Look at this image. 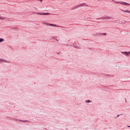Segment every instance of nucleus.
Returning <instances> with one entry per match:
<instances>
[{"label": "nucleus", "instance_id": "obj_5", "mask_svg": "<svg viewBox=\"0 0 130 130\" xmlns=\"http://www.w3.org/2000/svg\"><path fill=\"white\" fill-rule=\"evenodd\" d=\"M0 60H1V62H7V63L10 62V61H7L5 59H4L3 58H0Z\"/></svg>", "mask_w": 130, "mask_h": 130}, {"label": "nucleus", "instance_id": "obj_18", "mask_svg": "<svg viewBox=\"0 0 130 130\" xmlns=\"http://www.w3.org/2000/svg\"><path fill=\"white\" fill-rule=\"evenodd\" d=\"M4 18H3V17L0 16V20H4Z\"/></svg>", "mask_w": 130, "mask_h": 130}, {"label": "nucleus", "instance_id": "obj_25", "mask_svg": "<svg viewBox=\"0 0 130 130\" xmlns=\"http://www.w3.org/2000/svg\"><path fill=\"white\" fill-rule=\"evenodd\" d=\"M128 127H130V126L129 125H127Z\"/></svg>", "mask_w": 130, "mask_h": 130}, {"label": "nucleus", "instance_id": "obj_3", "mask_svg": "<svg viewBox=\"0 0 130 130\" xmlns=\"http://www.w3.org/2000/svg\"><path fill=\"white\" fill-rule=\"evenodd\" d=\"M121 53L124 54V55H125V56H128L130 54V52L129 51L121 52Z\"/></svg>", "mask_w": 130, "mask_h": 130}, {"label": "nucleus", "instance_id": "obj_1", "mask_svg": "<svg viewBox=\"0 0 130 130\" xmlns=\"http://www.w3.org/2000/svg\"><path fill=\"white\" fill-rule=\"evenodd\" d=\"M112 2H114L116 4H121V5H123V6H129V4L124 2H115V1L113 0Z\"/></svg>", "mask_w": 130, "mask_h": 130}, {"label": "nucleus", "instance_id": "obj_27", "mask_svg": "<svg viewBox=\"0 0 130 130\" xmlns=\"http://www.w3.org/2000/svg\"><path fill=\"white\" fill-rule=\"evenodd\" d=\"M0 62H1V60H0Z\"/></svg>", "mask_w": 130, "mask_h": 130}, {"label": "nucleus", "instance_id": "obj_23", "mask_svg": "<svg viewBox=\"0 0 130 130\" xmlns=\"http://www.w3.org/2000/svg\"><path fill=\"white\" fill-rule=\"evenodd\" d=\"M37 1H40V2H42L43 0H37Z\"/></svg>", "mask_w": 130, "mask_h": 130}, {"label": "nucleus", "instance_id": "obj_17", "mask_svg": "<svg viewBox=\"0 0 130 130\" xmlns=\"http://www.w3.org/2000/svg\"><path fill=\"white\" fill-rule=\"evenodd\" d=\"M75 48H77V49H80V47L78 46H75Z\"/></svg>", "mask_w": 130, "mask_h": 130}, {"label": "nucleus", "instance_id": "obj_7", "mask_svg": "<svg viewBox=\"0 0 130 130\" xmlns=\"http://www.w3.org/2000/svg\"><path fill=\"white\" fill-rule=\"evenodd\" d=\"M47 24L48 26H52L53 27H57V25H56V24H54L47 23Z\"/></svg>", "mask_w": 130, "mask_h": 130}, {"label": "nucleus", "instance_id": "obj_2", "mask_svg": "<svg viewBox=\"0 0 130 130\" xmlns=\"http://www.w3.org/2000/svg\"><path fill=\"white\" fill-rule=\"evenodd\" d=\"M112 17L110 16H105L101 18H97L96 20H109L110 19H112Z\"/></svg>", "mask_w": 130, "mask_h": 130}, {"label": "nucleus", "instance_id": "obj_21", "mask_svg": "<svg viewBox=\"0 0 130 130\" xmlns=\"http://www.w3.org/2000/svg\"><path fill=\"white\" fill-rule=\"evenodd\" d=\"M125 102H126V99H124Z\"/></svg>", "mask_w": 130, "mask_h": 130}, {"label": "nucleus", "instance_id": "obj_8", "mask_svg": "<svg viewBox=\"0 0 130 130\" xmlns=\"http://www.w3.org/2000/svg\"><path fill=\"white\" fill-rule=\"evenodd\" d=\"M3 20H5V21H13V19L8 18H4Z\"/></svg>", "mask_w": 130, "mask_h": 130}, {"label": "nucleus", "instance_id": "obj_9", "mask_svg": "<svg viewBox=\"0 0 130 130\" xmlns=\"http://www.w3.org/2000/svg\"><path fill=\"white\" fill-rule=\"evenodd\" d=\"M79 7H84L85 6V7H87L88 6L86 5V4L83 3V4H80L79 5Z\"/></svg>", "mask_w": 130, "mask_h": 130}, {"label": "nucleus", "instance_id": "obj_20", "mask_svg": "<svg viewBox=\"0 0 130 130\" xmlns=\"http://www.w3.org/2000/svg\"><path fill=\"white\" fill-rule=\"evenodd\" d=\"M125 102H126V99H124Z\"/></svg>", "mask_w": 130, "mask_h": 130}, {"label": "nucleus", "instance_id": "obj_16", "mask_svg": "<svg viewBox=\"0 0 130 130\" xmlns=\"http://www.w3.org/2000/svg\"><path fill=\"white\" fill-rule=\"evenodd\" d=\"M79 7H80L79 5H77L75 7L74 9H77V8H79Z\"/></svg>", "mask_w": 130, "mask_h": 130}, {"label": "nucleus", "instance_id": "obj_13", "mask_svg": "<svg viewBox=\"0 0 130 130\" xmlns=\"http://www.w3.org/2000/svg\"><path fill=\"white\" fill-rule=\"evenodd\" d=\"M5 41V40L3 38H0V42H4Z\"/></svg>", "mask_w": 130, "mask_h": 130}, {"label": "nucleus", "instance_id": "obj_26", "mask_svg": "<svg viewBox=\"0 0 130 130\" xmlns=\"http://www.w3.org/2000/svg\"><path fill=\"white\" fill-rule=\"evenodd\" d=\"M120 115H122V114H121Z\"/></svg>", "mask_w": 130, "mask_h": 130}, {"label": "nucleus", "instance_id": "obj_12", "mask_svg": "<svg viewBox=\"0 0 130 130\" xmlns=\"http://www.w3.org/2000/svg\"><path fill=\"white\" fill-rule=\"evenodd\" d=\"M91 101L90 100H87L85 101V103H90Z\"/></svg>", "mask_w": 130, "mask_h": 130}, {"label": "nucleus", "instance_id": "obj_24", "mask_svg": "<svg viewBox=\"0 0 130 130\" xmlns=\"http://www.w3.org/2000/svg\"><path fill=\"white\" fill-rule=\"evenodd\" d=\"M56 41L58 42V40L57 39H56Z\"/></svg>", "mask_w": 130, "mask_h": 130}, {"label": "nucleus", "instance_id": "obj_15", "mask_svg": "<svg viewBox=\"0 0 130 130\" xmlns=\"http://www.w3.org/2000/svg\"><path fill=\"white\" fill-rule=\"evenodd\" d=\"M106 32L100 34V35H106Z\"/></svg>", "mask_w": 130, "mask_h": 130}, {"label": "nucleus", "instance_id": "obj_11", "mask_svg": "<svg viewBox=\"0 0 130 130\" xmlns=\"http://www.w3.org/2000/svg\"><path fill=\"white\" fill-rule=\"evenodd\" d=\"M19 121H22V122H29V121H28L27 120H19Z\"/></svg>", "mask_w": 130, "mask_h": 130}, {"label": "nucleus", "instance_id": "obj_6", "mask_svg": "<svg viewBox=\"0 0 130 130\" xmlns=\"http://www.w3.org/2000/svg\"><path fill=\"white\" fill-rule=\"evenodd\" d=\"M120 10H121V11L122 12H124V13H128V14H130V11L128 10H122L120 8Z\"/></svg>", "mask_w": 130, "mask_h": 130}, {"label": "nucleus", "instance_id": "obj_14", "mask_svg": "<svg viewBox=\"0 0 130 130\" xmlns=\"http://www.w3.org/2000/svg\"><path fill=\"white\" fill-rule=\"evenodd\" d=\"M12 29H13V30H18V27H13Z\"/></svg>", "mask_w": 130, "mask_h": 130}, {"label": "nucleus", "instance_id": "obj_22", "mask_svg": "<svg viewBox=\"0 0 130 130\" xmlns=\"http://www.w3.org/2000/svg\"><path fill=\"white\" fill-rule=\"evenodd\" d=\"M120 115H118L117 116V117H118Z\"/></svg>", "mask_w": 130, "mask_h": 130}, {"label": "nucleus", "instance_id": "obj_19", "mask_svg": "<svg viewBox=\"0 0 130 130\" xmlns=\"http://www.w3.org/2000/svg\"><path fill=\"white\" fill-rule=\"evenodd\" d=\"M120 23H125V22L124 21H120Z\"/></svg>", "mask_w": 130, "mask_h": 130}, {"label": "nucleus", "instance_id": "obj_4", "mask_svg": "<svg viewBox=\"0 0 130 130\" xmlns=\"http://www.w3.org/2000/svg\"><path fill=\"white\" fill-rule=\"evenodd\" d=\"M37 15H50V13H40V12H39V13H37Z\"/></svg>", "mask_w": 130, "mask_h": 130}, {"label": "nucleus", "instance_id": "obj_10", "mask_svg": "<svg viewBox=\"0 0 130 130\" xmlns=\"http://www.w3.org/2000/svg\"><path fill=\"white\" fill-rule=\"evenodd\" d=\"M11 119H12V120H14V121H18V120H19L16 118H13V117L11 118Z\"/></svg>", "mask_w": 130, "mask_h": 130}]
</instances>
